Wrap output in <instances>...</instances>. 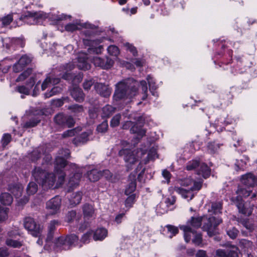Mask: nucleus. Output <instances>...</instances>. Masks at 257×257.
<instances>
[{
  "label": "nucleus",
  "instance_id": "nucleus-34",
  "mask_svg": "<svg viewBox=\"0 0 257 257\" xmlns=\"http://www.w3.org/2000/svg\"><path fill=\"white\" fill-rule=\"evenodd\" d=\"M101 176H102V173L96 169H92L87 173V177L92 182L98 181Z\"/></svg>",
  "mask_w": 257,
  "mask_h": 257
},
{
  "label": "nucleus",
  "instance_id": "nucleus-57",
  "mask_svg": "<svg viewBox=\"0 0 257 257\" xmlns=\"http://www.w3.org/2000/svg\"><path fill=\"white\" fill-rule=\"evenodd\" d=\"M207 147L210 153H214L219 148V145L215 142H211L208 144Z\"/></svg>",
  "mask_w": 257,
  "mask_h": 257
},
{
  "label": "nucleus",
  "instance_id": "nucleus-52",
  "mask_svg": "<svg viewBox=\"0 0 257 257\" xmlns=\"http://www.w3.org/2000/svg\"><path fill=\"white\" fill-rule=\"evenodd\" d=\"M8 208L0 206V221L5 220L8 218Z\"/></svg>",
  "mask_w": 257,
  "mask_h": 257
},
{
  "label": "nucleus",
  "instance_id": "nucleus-13",
  "mask_svg": "<svg viewBox=\"0 0 257 257\" xmlns=\"http://www.w3.org/2000/svg\"><path fill=\"white\" fill-rule=\"evenodd\" d=\"M59 222L56 220H53L50 222L48 225V234L46 239V245L44 248L46 249H49L51 246L54 247L55 239L53 240L55 231L56 227L59 225Z\"/></svg>",
  "mask_w": 257,
  "mask_h": 257
},
{
  "label": "nucleus",
  "instance_id": "nucleus-1",
  "mask_svg": "<svg viewBox=\"0 0 257 257\" xmlns=\"http://www.w3.org/2000/svg\"><path fill=\"white\" fill-rule=\"evenodd\" d=\"M118 154L119 156L123 157L128 169H131L133 165L140 161L137 171L142 169V164H147L149 161L154 160L158 157L156 149L154 148L151 149L148 152L141 149L133 151L128 149H122L119 151Z\"/></svg>",
  "mask_w": 257,
  "mask_h": 257
},
{
  "label": "nucleus",
  "instance_id": "nucleus-6",
  "mask_svg": "<svg viewBox=\"0 0 257 257\" xmlns=\"http://www.w3.org/2000/svg\"><path fill=\"white\" fill-rule=\"evenodd\" d=\"M251 192V190L249 187H247V188H246L243 186L239 187L236 192L237 196L231 198L232 202L237 207L239 212L246 216H249L251 214L252 209L245 206L242 197H248Z\"/></svg>",
  "mask_w": 257,
  "mask_h": 257
},
{
  "label": "nucleus",
  "instance_id": "nucleus-43",
  "mask_svg": "<svg viewBox=\"0 0 257 257\" xmlns=\"http://www.w3.org/2000/svg\"><path fill=\"white\" fill-rule=\"evenodd\" d=\"M147 80L150 86V90L152 92V95H156V92H154L153 90H156L157 86L156 85V83L153 78L150 75H148L147 77Z\"/></svg>",
  "mask_w": 257,
  "mask_h": 257
},
{
  "label": "nucleus",
  "instance_id": "nucleus-8",
  "mask_svg": "<svg viewBox=\"0 0 257 257\" xmlns=\"http://www.w3.org/2000/svg\"><path fill=\"white\" fill-rule=\"evenodd\" d=\"M65 173L67 172H71L69 176L68 185L70 188L75 187L79 184L80 180L82 177V170L81 168H77L76 164L71 163L67 166Z\"/></svg>",
  "mask_w": 257,
  "mask_h": 257
},
{
  "label": "nucleus",
  "instance_id": "nucleus-31",
  "mask_svg": "<svg viewBox=\"0 0 257 257\" xmlns=\"http://www.w3.org/2000/svg\"><path fill=\"white\" fill-rule=\"evenodd\" d=\"M107 235V230L104 228L97 229L93 234V239L95 240H102Z\"/></svg>",
  "mask_w": 257,
  "mask_h": 257
},
{
  "label": "nucleus",
  "instance_id": "nucleus-5",
  "mask_svg": "<svg viewBox=\"0 0 257 257\" xmlns=\"http://www.w3.org/2000/svg\"><path fill=\"white\" fill-rule=\"evenodd\" d=\"M180 184L182 186L188 187V189H185L180 187H175L174 191L181 195L183 198L190 200L194 197L192 192L193 191H198L201 189L202 181L201 180L193 181L188 178L180 180Z\"/></svg>",
  "mask_w": 257,
  "mask_h": 257
},
{
  "label": "nucleus",
  "instance_id": "nucleus-58",
  "mask_svg": "<svg viewBox=\"0 0 257 257\" xmlns=\"http://www.w3.org/2000/svg\"><path fill=\"white\" fill-rule=\"evenodd\" d=\"M70 109L75 113H79L83 111V108L81 105L78 104L73 105L70 107Z\"/></svg>",
  "mask_w": 257,
  "mask_h": 257
},
{
  "label": "nucleus",
  "instance_id": "nucleus-29",
  "mask_svg": "<svg viewBox=\"0 0 257 257\" xmlns=\"http://www.w3.org/2000/svg\"><path fill=\"white\" fill-rule=\"evenodd\" d=\"M91 134V131L83 133L79 137L74 139L73 143L76 146H78L80 144H84L88 141V137Z\"/></svg>",
  "mask_w": 257,
  "mask_h": 257
},
{
  "label": "nucleus",
  "instance_id": "nucleus-23",
  "mask_svg": "<svg viewBox=\"0 0 257 257\" xmlns=\"http://www.w3.org/2000/svg\"><path fill=\"white\" fill-rule=\"evenodd\" d=\"M94 87L97 92L104 97L109 96L111 93V90L108 86L102 83H96Z\"/></svg>",
  "mask_w": 257,
  "mask_h": 257
},
{
  "label": "nucleus",
  "instance_id": "nucleus-51",
  "mask_svg": "<svg viewBox=\"0 0 257 257\" xmlns=\"http://www.w3.org/2000/svg\"><path fill=\"white\" fill-rule=\"evenodd\" d=\"M166 227L168 229V232L171 234L169 235L170 238H172L173 236L175 235L178 233L179 230L176 226L171 225H168L166 226Z\"/></svg>",
  "mask_w": 257,
  "mask_h": 257
},
{
  "label": "nucleus",
  "instance_id": "nucleus-24",
  "mask_svg": "<svg viewBox=\"0 0 257 257\" xmlns=\"http://www.w3.org/2000/svg\"><path fill=\"white\" fill-rule=\"evenodd\" d=\"M241 182L246 187H249L254 186L257 182V180L252 174L248 173L242 176Z\"/></svg>",
  "mask_w": 257,
  "mask_h": 257
},
{
  "label": "nucleus",
  "instance_id": "nucleus-50",
  "mask_svg": "<svg viewBox=\"0 0 257 257\" xmlns=\"http://www.w3.org/2000/svg\"><path fill=\"white\" fill-rule=\"evenodd\" d=\"M121 118V115L120 114H117L115 115L111 119L110 121V126L111 127H116L118 126L120 122V120Z\"/></svg>",
  "mask_w": 257,
  "mask_h": 257
},
{
  "label": "nucleus",
  "instance_id": "nucleus-41",
  "mask_svg": "<svg viewBox=\"0 0 257 257\" xmlns=\"http://www.w3.org/2000/svg\"><path fill=\"white\" fill-rule=\"evenodd\" d=\"M222 204L220 202H214L211 205V209H208V211L213 214H217L221 212Z\"/></svg>",
  "mask_w": 257,
  "mask_h": 257
},
{
  "label": "nucleus",
  "instance_id": "nucleus-49",
  "mask_svg": "<svg viewBox=\"0 0 257 257\" xmlns=\"http://www.w3.org/2000/svg\"><path fill=\"white\" fill-rule=\"evenodd\" d=\"M140 86L141 87L143 93V95L142 96V99L145 100L147 97V92H148V86L147 84L146 81L142 80L140 82Z\"/></svg>",
  "mask_w": 257,
  "mask_h": 257
},
{
  "label": "nucleus",
  "instance_id": "nucleus-28",
  "mask_svg": "<svg viewBox=\"0 0 257 257\" xmlns=\"http://www.w3.org/2000/svg\"><path fill=\"white\" fill-rule=\"evenodd\" d=\"M232 122V120H226L225 116H222L216 119L215 121V125L217 127V131L218 132H220L222 131L225 125L231 123Z\"/></svg>",
  "mask_w": 257,
  "mask_h": 257
},
{
  "label": "nucleus",
  "instance_id": "nucleus-35",
  "mask_svg": "<svg viewBox=\"0 0 257 257\" xmlns=\"http://www.w3.org/2000/svg\"><path fill=\"white\" fill-rule=\"evenodd\" d=\"M115 111V108L110 105H106L102 109L101 116L103 118L110 117Z\"/></svg>",
  "mask_w": 257,
  "mask_h": 257
},
{
  "label": "nucleus",
  "instance_id": "nucleus-36",
  "mask_svg": "<svg viewBox=\"0 0 257 257\" xmlns=\"http://www.w3.org/2000/svg\"><path fill=\"white\" fill-rule=\"evenodd\" d=\"M82 196V193L81 192H77L72 194L69 199L70 203L72 206H74L80 203Z\"/></svg>",
  "mask_w": 257,
  "mask_h": 257
},
{
  "label": "nucleus",
  "instance_id": "nucleus-39",
  "mask_svg": "<svg viewBox=\"0 0 257 257\" xmlns=\"http://www.w3.org/2000/svg\"><path fill=\"white\" fill-rule=\"evenodd\" d=\"M6 244L10 247L19 248L23 245V241L19 240H15L14 238H7Z\"/></svg>",
  "mask_w": 257,
  "mask_h": 257
},
{
  "label": "nucleus",
  "instance_id": "nucleus-60",
  "mask_svg": "<svg viewBox=\"0 0 257 257\" xmlns=\"http://www.w3.org/2000/svg\"><path fill=\"white\" fill-rule=\"evenodd\" d=\"M40 148H38L34 150L32 152V154L31 155V158L33 161H35L40 158L41 155L40 151Z\"/></svg>",
  "mask_w": 257,
  "mask_h": 257
},
{
  "label": "nucleus",
  "instance_id": "nucleus-44",
  "mask_svg": "<svg viewBox=\"0 0 257 257\" xmlns=\"http://www.w3.org/2000/svg\"><path fill=\"white\" fill-rule=\"evenodd\" d=\"M38 190L37 185L33 182H30L27 188V192L29 195L34 194Z\"/></svg>",
  "mask_w": 257,
  "mask_h": 257
},
{
  "label": "nucleus",
  "instance_id": "nucleus-64",
  "mask_svg": "<svg viewBox=\"0 0 257 257\" xmlns=\"http://www.w3.org/2000/svg\"><path fill=\"white\" fill-rule=\"evenodd\" d=\"M124 46L126 47L127 50L130 51L134 56H136L137 54L136 48L132 44L126 43L124 44Z\"/></svg>",
  "mask_w": 257,
  "mask_h": 257
},
{
  "label": "nucleus",
  "instance_id": "nucleus-15",
  "mask_svg": "<svg viewBox=\"0 0 257 257\" xmlns=\"http://www.w3.org/2000/svg\"><path fill=\"white\" fill-rule=\"evenodd\" d=\"M46 17V14L41 11L39 12H28L23 18V20L28 24L34 25L38 23L39 19Z\"/></svg>",
  "mask_w": 257,
  "mask_h": 257
},
{
  "label": "nucleus",
  "instance_id": "nucleus-11",
  "mask_svg": "<svg viewBox=\"0 0 257 257\" xmlns=\"http://www.w3.org/2000/svg\"><path fill=\"white\" fill-rule=\"evenodd\" d=\"M203 225L202 228L206 231L209 236H211L216 233V227L222 222V219L214 217L206 218L203 217Z\"/></svg>",
  "mask_w": 257,
  "mask_h": 257
},
{
  "label": "nucleus",
  "instance_id": "nucleus-9",
  "mask_svg": "<svg viewBox=\"0 0 257 257\" xmlns=\"http://www.w3.org/2000/svg\"><path fill=\"white\" fill-rule=\"evenodd\" d=\"M186 169L191 171L196 169L197 174L206 179L210 175V169L204 163H200L199 160H193L188 162L186 165Z\"/></svg>",
  "mask_w": 257,
  "mask_h": 257
},
{
  "label": "nucleus",
  "instance_id": "nucleus-45",
  "mask_svg": "<svg viewBox=\"0 0 257 257\" xmlns=\"http://www.w3.org/2000/svg\"><path fill=\"white\" fill-rule=\"evenodd\" d=\"M136 195L135 194H133L132 195H130L127 198L125 201V205L126 207L130 208L133 206V204L136 201Z\"/></svg>",
  "mask_w": 257,
  "mask_h": 257
},
{
  "label": "nucleus",
  "instance_id": "nucleus-3",
  "mask_svg": "<svg viewBox=\"0 0 257 257\" xmlns=\"http://www.w3.org/2000/svg\"><path fill=\"white\" fill-rule=\"evenodd\" d=\"M139 83L133 79L129 78L118 82L115 85L113 99L116 101L125 98H131L138 91Z\"/></svg>",
  "mask_w": 257,
  "mask_h": 257
},
{
  "label": "nucleus",
  "instance_id": "nucleus-32",
  "mask_svg": "<svg viewBox=\"0 0 257 257\" xmlns=\"http://www.w3.org/2000/svg\"><path fill=\"white\" fill-rule=\"evenodd\" d=\"M131 132L133 134H136L137 138L138 139L142 138L146 134V130L143 129L142 125L138 123L134 125L132 127Z\"/></svg>",
  "mask_w": 257,
  "mask_h": 257
},
{
  "label": "nucleus",
  "instance_id": "nucleus-37",
  "mask_svg": "<svg viewBox=\"0 0 257 257\" xmlns=\"http://www.w3.org/2000/svg\"><path fill=\"white\" fill-rule=\"evenodd\" d=\"M81 218L80 214H77L75 211H71L69 212L66 216L67 221L68 222H75L76 223L79 222Z\"/></svg>",
  "mask_w": 257,
  "mask_h": 257
},
{
  "label": "nucleus",
  "instance_id": "nucleus-10",
  "mask_svg": "<svg viewBox=\"0 0 257 257\" xmlns=\"http://www.w3.org/2000/svg\"><path fill=\"white\" fill-rule=\"evenodd\" d=\"M180 228L184 232V237L186 242H188L191 239L196 245H200L202 243V235L197 233L194 229L187 226H180Z\"/></svg>",
  "mask_w": 257,
  "mask_h": 257
},
{
  "label": "nucleus",
  "instance_id": "nucleus-20",
  "mask_svg": "<svg viewBox=\"0 0 257 257\" xmlns=\"http://www.w3.org/2000/svg\"><path fill=\"white\" fill-rule=\"evenodd\" d=\"M101 43L99 40H91L88 39H84L83 43L85 45L90 46L88 50L90 51H92L98 54L101 52V50L102 49L101 45H98Z\"/></svg>",
  "mask_w": 257,
  "mask_h": 257
},
{
  "label": "nucleus",
  "instance_id": "nucleus-30",
  "mask_svg": "<svg viewBox=\"0 0 257 257\" xmlns=\"http://www.w3.org/2000/svg\"><path fill=\"white\" fill-rule=\"evenodd\" d=\"M72 97L77 101H82L84 100V94L81 88L75 87L71 91Z\"/></svg>",
  "mask_w": 257,
  "mask_h": 257
},
{
  "label": "nucleus",
  "instance_id": "nucleus-2",
  "mask_svg": "<svg viewBox=\"0 0 257 257\" xmlns=\"http://www.w3.org/2000/svg\"><path fill=\"white\" fill-rule=\"evenodd\" d=\"M56 175L52 173H47L40 168H36L32 175L35 180L41 185L44 189L56 188L62 185L64 182L66 173L63 170L58 168V171L55 170Z\"/></svg>",
  "mask_w": 257,
  "mask_h": 257
},
{
  "label": "nucleus",
  "instance_id": "nucleus-46",
  "mask_svg": "<svg viewBox=\"0 0 257 257\" xmlns=\"http://www.w3.org/2000/svg\"><path fill=\"white\" fill-rule=\"evenodd\" d=\"M10 65H8L7 63V60L0 62V76L4 73H6L8 72Z\"/></svg>",
  "mask_w": 257,
  "mask_h": 257
},
{
  "label": "nucleus",
  "instance_id": "nucleus-63",
  "mask_svg": "<svg viewBox=\"0 0 257 257\" xmlns=\"http://www.w3.org/2000/svg\"><path fill=\"white\" fill-rule=\"evenodd\" d=\"M13 21V17L12 15H8L3 18L2 20L3 25L4 26H7L9 25Z\"/></svg>",
  "mask_w": 257,
  "mask_h": 257
},
{
  "label": "nucleus",
  "instance_id": "nucleus-26",
  "mask_svg": "<svg viewBox=\"0 0 257 257\" xmlns=\"http://www.w3.org/2000/svg\"><path fill=\"white\" fill-rule=\"evenodd\" d=\"M23 188L22 185L18 183H14L9 185L8 190L16 197L21 196Z\"/></svg>",
  "mask_w": 257,
  "mask_h": 257
},
{
  "label": "nucleus",
  "instance_id": "nucleus-61",
  "mask_svg": "<svg viewBox=\"0 0 257 257\" xmlns=\"http://www.w3.org/2000/svg\"><path fill=\"white\" fill-rule=\"evenodd\" d=\"M92 234V231H89L86 233L83 234L82 236L81 241L83 243H87L89 241L91 235Z\"/></svg>",
  "mask_w": 257,
  "mask_h": 257
},
{
  "label": "nucleus",
  "instance_id": "nucleus-47",
  "mask_svg": "<svg viewBox=\"0 0 257 257\" xmlns=\"http://www.w3.org/2000/svg\"><path fill=\"white\" fill-rule=\"evenodd\" d=\"M32 73L31 69H27L23 72L16 80L17 82L22 81L30 76Z\"/></svg>",
  "mask_w": 257,
  "mask_h": 257
},
{
  "label": "nucleus",
  "instance_id": "nucleus-14",
  "mask_svg": "<svg viewBox=\"0 0 257 257\" xmlns=\"http://www.w3.org/2000/svg\"><path fill=\"white\" fill-rule=\"evenodd\" d=\"M70 151L68 149H62L59 151V156L55 159V170L58 171V168L60 170L66 168L67 166L70 164H67L65 158H68L70 156Z\"/></svg>",
  "mask_w": 257,
  "mask_h": 257
},
{
  "label": "nucleus",
  "instance_id": "nucleus-25",
  "mask_svg": "<svg viewBox=\"0 0 257 257\" xmlns=\"http://www.w3.org/2000/svg\"><path fill=\"white\" fill-rule=\"evenodd\" d=\"M82 211L85 219H89L95 216V210L91 204H85L82 207Z\"/></svg>",
  "mask_w": 257,
  "mask_h": 257
},
{
  "label": "nucleus",
  "instance_id": "nucleus-16",
  "mask_svg": "<svg viewBox=\"0 0 257 257\" xmlns=\"http://www.w3.org/2000/svg\"><path fill=\"white\" fill-rule=\"evenodd\" d=\"M55 122L62 126H67L70 127L73 126L75 121L73 118L68 115H65L62 113H60L55 116Z\"/></svg>",
  "mask_w": 257,
  "mask_h": 257
},
{
  "label": "nucleus",
  "instance_id": "nucleus-18",
  "mask_svg": "<svg viewBox=\"0 0 257 257\" xmlns=\"http://www.w3.org/2000/svg\"><path fill=\"white\" fill-rule=\"evenodd\" d=\"M61 203V199L59 196H56L47 202L46 207L50 213L54 214L59 211Z\"/></svg>",
  "mask_w": 257,
  "mask_h": 257
},
{
  "label": "nucleus",
  "instance_id": "nucleus-38",
  "mask_svg": "<svg viewBox=\"0 0 257 257\" xmlns=\"http://www.w3.org/2000/svg\"><path fill=\"white\" fill-rule=\"evenodd\" d=\"M13 197L8 193H3L0 196L1 202L5 205H10L13 202Z\"/></svg>",
  "mask_w": 257,
  "mask_h": 257
},
{
  "label": "nucleus",
  "instance_id": "nucleus-33",
  "mask_svg": "<svg viewBox=\"0 0 257 257\" xmlns=\"http://www.w3.org/2000/svg\"><path fill=\"white\" fill-rule=\"evenodd\" d=\"M60 81L59 78H54L50 77H47L41 85V89L45 90L47 88L51 85V84H58Z\"/></svg>",
  "mask_w": 257,
  "mask_h": 257
},
{
  "label": "nucleus",
  "instance_id": "nucleus-17",
  "mask_svg": "<svg viewBox=\"0 0 257 257\" xmlns=\"http://www.w3.org/2000/svg\"><path fill=\"white\" fill-rule=\"evenodd\" d=\"M92 62L95 66L103 69H109L113 64V61L108 57H105L102 59L96 56L93 58Z\"/></svg>",
  "mask_w": 257,
  "mask_h": 257
},
{
  "label": "nucleus",
  "instance_id": "nucleus-12",
  "mask_svg": "<svg viewBox=\"0 0 257 257\" xmlns=\"http://www.w3.org/2000/svg\"><path fill=\"white\" fill-rule=\"evenodd\" d=\"M24 225L25 229L33 236H40L43 233V226L37 224L32 218L26 217L24 220Z\"/></svg>",
  "mask_w": 257,
  "mask_h": 257
},
{
  "label": "nucleus",
  "instance_id": "nucleus-53",
  "mask_svg": "<svg viewBox=\"0 0 257 257\" xmlns=\"http://www.w3.org/2000/svg\"><path fill=\"white\" fill-rule=\"evenodd\" d=\"M238 233V230L235 227H232L227 230V234L232 239L235 238Z\"/></svg>",
  "mask_w": 257,
  "mask_h": 257
},
{
  "label": "nucleus",
  "instance_id": "nucleus-22",
  "mask_svg": "<svg viewBox=\"0 0 257 257\" xmlns=\"http://www.w3.org/2000/svg\"><path fill=\"white\" fill-rule=\"evenodd\" d=\"M3 46H5L8 49H10L11 47H15L16 46H19L20 47H23L24 46V42L22 39L19 38H5L3 40Z\"/></svg>",
  "mask_w": 257,
  "mask_h": 257
},
{
  "label": "nucleus",
  "instance_id": "nucleus-55",
  "mask_svg": "<svg viewBox=\"0 0 257 257\" xmlns=\"http://www.w3.org/2000/svg\"><path fill=\"white\" fill-rule=\"evenodd\" d=\"M227 257H238V249L236 247L227 249Z\"/></svg>",
  "mask_w": 257,
  "mask_h": 257
},
{
  "label": "nucleus",
  "instance_id": "nucleus-19",
  "mask_svg": "<svg viewBox=\"0 0 257 257\" xmlns=\"http://www.w3.org/2000/svg\"><path fill=\"white\" fill-rule=\"evenodd\" d=\"M32 61V58L27 55H23L19 59L17 63L13 66V71L16 73L22 71L25 67Z\"/></svg>",
  "mask_w": 257,
  "mask_h": 257
},
{
  "label": "nucleus",
  "instance_id": "nucleus-59",
  "mask_svg": "<svg viewBox=\"0 0 257 257\" xmlns=\"http://www.w3.org/2000/svg\"><path fill=\"white\" fill-rule=\"evenodd\" d=\"M11 141V136L10 134H6L3 136L2 142L3 147L5 148Z\"/></svg>",
  "mask_w": 257,
  "mask_h": 257
},
{
  "label": "nucleus",
  "instance_id": "nucleus-27",
  "mask_svg": "<svg viewBox=\"0 0 257 257\" xmlns=\"http://www.w3.org/2000/svg\"><path fill=\"white\" fill-rule=\"evenodd\" d=\"M202 220L203 217H192L190 219L187 221V224L185 226H187L190 228H191V227L195 228H198L201 226Z\"/></svg>",
  "mask_w": 257,
  "mask_h": 257
},
{
  "label": "nucleus",
  "instance_id": "nucleus-21",
  "mask_svg": "<svg viewBox=\"0 0 257 257\" xmlns=\"http://www.w3.org/2000/svg\"><path fill=\"white\" fill-rule=\"evenodd\" d=\"M34 77L33 76H30L28 81L27 82V86L23 85L18 86L16 87V90L20 93L28 95L31 89L34 86Z\"/></svg>",
  "mask_w": 257,
  "mask_h": 257
},
{
  "label": "nucleus",
  "instance_id": "nucleus-4",
  "mask_svg": "<svg viewBox=\"0 0 257 257\" xmlns=\"http://www.w3.org/2000/svg\"><path fill=\"white\" fill-rule=\"evenodd\" d=\"M88 57L86 54L83 52L79 53L76 61L61 67L62 72L60 73L59 75L66 80L71 79L72 76L69 73V71L75 68V65H77V67L79 69L83 70H88L90 68V65L88 62Z\"/></svg>",
  "mask_w": 257,
  "mask_h": 257
},
{
  "label": "nucleus",
  "instance_id": "nucleus-42",
  "mask_svg": "<svg viewBox=\"0 0 257 257\" xmlns=\"http://www.w3.org/2000/svg\"><path fill=\"white\" fill-rule=\"evenodd\" d=\"M62 91V88L59 86H55L52 88L50 91L46 92L44 94L45 98H49L53 95H56L60 93Z\"/></svg>",
  "mask_w": 257,
  "mask_h": 257
},
{
  "label": "nucleus",
  "instance_id": "nucleus-62",
  "mask_svg": "<svg viewBox=\"0 0 257 257\" xmlns=\"http://www.w3.org/2000/svg\"><path fill=\"white\" fill-rule=\"evenodd\" d=\"M214 257H227V249H218L216 250Z\"/></svg>",
  "mask_w": 257,
  "mask_h": 257
},
{
  "label": "nucleus",
  "instance_id": "nucleus-56",
  "mask_svg": "<svg viewBox=\"0 0 257 257\" xmlns=\"http://www.w3.org/2000/svg\"><path fill=\"white\" fill-rule=\"evenodd\" d=\"M167 207L165 204L163 203H160L157 208L158 213L160 214H163L167 213L168 211V209L166 208Z\"/></svg>",
  "mask_w": 257,
  "mask_h": 257
},
{
  "label": "nucleus",
  "instance_id": "nucleus-48",
  "mask_svg": "<svg viewBox=\"0 0 257 257\" xmlns=\"http://www.w3.org/2000/svg\"><path fill=\"white\" fill-rule=\"evenodd\" d=\"M107 52L109 55L117 57L119 53L118 48L114 45H110L107 48Z\"/></svg>",
  "mask_w": 257,
  "mask_h": 257
},
{
  "label": "nucleus",
  "instance_id": "nucleus-54",
  "mask_svg": "<svg viewBox=\"0 0 257 257\" xmlns=\"http://www.w3.org/2000/svg\"><path fill=\"white\" fill-rule=\"evenodd\" d=\"M108 123L107 120H104L101 124L98 125L97 127V131L99 133H103L107 130Z\"/></svg>",
  "mask_w": 257,
  "mask_h": 257
},
{
  "label": "nucleus",
  "instance_id": "nucleus-7",
  "mask_svg": "<svg viewBox=\"0 0 257 257\" xmlns=\"http://www.w3.org/2000/svg\"><path fill=\"white\" fill-rule=\"evenodd\" d=\"M78 241V237L75 234H71L66 237H56L54 248H59L65 250L69 249L71 247L76 245Z\"/></svg>",
  "mask_w": 257,
  "mask_h": 257
},
{
  "label": "nucleus",
  "instance_id": "nucleus-40",
  "mask_svg": "<svg viewBox=\"0 0 257 257\" xmlns=\"http://www.w3.org/2000/svg\"><path fill=\"white\" fill-rule=\"evenodd\" d=\"M135 178V176H134L133 180L131 181V182L127 185L125 190V195H132L131 194L135 191L136 188V181Z\"/></svg>",
  "mask_w": 257,
  "mask_h": 257
}]
</instances>
